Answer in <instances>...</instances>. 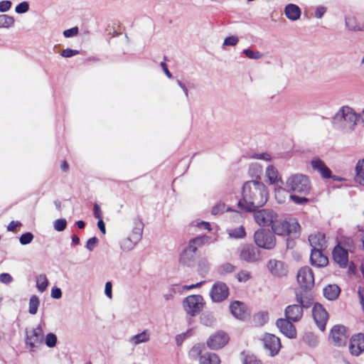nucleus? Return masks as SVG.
I'll use <instances>...</instances> for the list:
<instances>
[{"instance_id": "1", "label": "nucleus", "mask_w": 364, "mask_h": 364, "mask_svg": "<svg viewBox=\"0 0 364 364\" xmlns=\"http://www.w3.org/2000/svg\"><path fill=\"white\" fill-rule=\"evenodd\" d=\"M269 193L267 186L259 180L246 181L242 188V198L237 202L240 210L250 213L266 204Z\"/></svg>"}, {"instance_id": "2", "label": "nucleus", "mask_w": 364, "mask_h": 364, "mask_svg": "<svg viewBox=\"0 0 364 364\" xmlns=\"http://www.w3.org/2000/svg\"><path fill=\"white\" fill-rule=\"evenodd\" d=\"M285 185L289 192L306 196L311 191L310 180L304 174L296 173L291 175L287 179Z\"/></svg>"}, {"instance_id": "3", "label": "nucleus", "mask_w": 364, "mask_h": 364, "mask_svg": "<svg viewBox=\"0 0 364 364\" xmlns=\"http://www.w3.org/2000/svg\"><path fill=\"white\" fill-rule=\"evenodd\" d=\"M356 113L348 106L341 107L336 113L333 118V122L335 125L348 127L353 130L356 125Z\"/></svg>"}, {"instance_id": "4", "label": "nucleus", "mask_w": 364, "mask_h": 364, "mask_svg": "<svg viewBox=\"0 0 364 364\" xmlns=\"http://www.w3.org/2000/svg\"><path fill=\"white\" fill-rule=\"evenodd\" d=\"M273 232L277 235L287 236L292 232H298L300 225L297 222L291 223L287 219H274L271 225Z\"/></svg>"}, {"instance_id": "5", "label": "nucleus", "mask_w": 364, "mask_h": 364, "mask_svg": "<svg viewBox=\"0 0 364 364\" xmlns=\"http://www.w3.org/2000/svg\"><path fill=\"white\" fill-rule=\"evenodd\" d=\"M254 240L257 247L265 250H272L276 245L274 235L266 229L257 230L254 235Z\"/></svg>"}, {"instance_id": "6", "label": "nucleus", "mask_w": 364, "mask_h": 364, "mask_svg": "<svg viewBox=\"0 0 364 364\" xmlns=\"http://www.w3.org/2000/svg\"><path fill=\"white\" fill-rule=\"evenodd\" d=\"M296 279L301 291H309L314 285V273L308 266L303 267L298 271Z\"/></svg>"}, {"instance_id": "7", "label": "nucleus", "mask_w": 364, "mask_h": 364, "mask_svg": "<svg viewBox=\"0 0 364 364\" xmlns=\"http://www.w3.org/2000/svg\"><path fill=\"white\" fill-rule=\"evenodd\" d=\"M183 304L186 313L191 316H195L203 307V298L198 294L190 295L185 298Z\"/></svg>"}, {"instance_id": "8", "label": "nucleus", "mask_w": 364, "mask_h": 364, "mask_svg": "<svg viewBox=\"0 0 364 364\" xmlns=\"http://www.w3.org/2000/svg\"><path fill=\"white\" fill-rule=\"evenodd\" d=\"M43 339V333L41 326H38L30 331H26V344L30 351H35L36 348L42 343Z\"/></svg>"}, {"instance_id": "9", "label": "nucleus", "mask_w": 364, "mask_h": 364, "mask_svg": "<svg viewBox=\"0 0 364 364\" xmlns=\"http://www.w3.org/2000/svg\"><path fill=\"white\" fill-rule=\"evenodd\" d=\"M229 336L223 331H216L207 340L208 347L211 350H219L223 348L229 341Z\"/></svg>"}, {"instance_id": "10", "label": "nucleus", "mask_w": 364, "mask_h": 364, "mask_svg": "<svg viewBox=\"0 0 364 364\" xmlns=\"http://www.w3.org/2000/svg\"><path fill=\"white\" fill-rule=\"evenodd\" d=\"M348 336L347 328L343 325H335L331 330L330 338L335 346H346Z\"/></svg>"}, {"instance_id": "11", "label": "nucleus", "mask_w": 364, "mask_h": 364, "mask_svg": "<svg viewBox=\"0 0 364 364\" xmlns=\"http://www.w3.org/2000/svg\"><path fill=\"white\" fill-rule=\"evenodd\" d=\"M229 295V288L223 282H217L213 284L210 296L214 302H221L226 299Z\"/></svg>"}, {"instance_id": "12", "label": "nucleus", "mask_w": 364, "mask_h": 364, "mask_svg": "<svg viewBox=\"0 0 364 364\" xmlns=\"http://www.w3.org/2000/svg\"><path fill=\"white\" fill-rule=\"evenodd\" d=\"M264 348L269 351L271 356L278 354L281 348L280 339L274 334L266 333L262 338Z\"/></svg>"}, {"instance_id": "13", "label": "nucleus", "mask_w": 364, "mask_h": 364, "mask_svg": "<svg viewBox=\"0 0 364 364\" xmlns=\"http://www.w3.org/2000/svg\"><path fill=\"white\" fill-rule=\"evenodd\" d=\"M312 315L318 328L323 331L328 318V314L326 310L321 304L316 303L313 306Z\"/></svg>"}, {"instance_id": "14", "label": "nucleus", "mask_w": 364, "mask_h": 364, "mask_svg": "<svg viewBox=\"0 0 364 364\" xmlns=\"http://www.w3.org/2000/svg\"><path fill=\"white\" fill-rule=\"evenodd\" d=\"M240 259L248 263L257 262L260 259V252L253 245H245L240 250Z\"/></svg>"}, {"instance_id": "15", "label": "nucleus", "mask_w": 364, "mask_h": 364, "mask_svg": "<svg viewBox=\"0 0 364 364\" xmlns=\"http://www.w3.org/2000/svg\"><path fill=\"white\" fill-rule=\"evenodd\" d=\"M255 222L260 226H269L272 225L274 218V213L269 209H256L252 211Z\"/></svg>"}, {"instance_id": "16", "label": "nucleus", "mask_w": 364, "mask_h": 364, "mask_svg": "<svg viewBox=\"0 0 364 364\" xmlns=\"http://www.w3.org/2000/svg\"><path fill=\"white\" fill-rule=\"evenodd\" d=\"M287 318H278L276 325L279 331L289 338H294L296 336L295 326Z\"/></svg>"}, {"instance_id": "17", "label": "nucleus", "mask_w": 364, "mask_h": 364, "mask_svg": "<svg viewBox=\"0 0 364 364\" xmlns=\"http://www.w3.org/2000/svg\"><path fill=\"white\" fill-rule=\"evenodd\" d=\"M267 268L272 275L278 277L286 276L288 272L287 265L283 262L277 259H269Z\"/></svg>"}, {"instance_id": "18", "label": "nucleus", "mask_w": 364, "mask_h": 364, "mask_svg": "<svg viewBox=\"0 0 364 364\" xmlns=\"http://www.w3.org/2000/svg\"><path fill=\"white\" fill-rule=\"evenodd\" d=\"M349 349L353 355H359L364 350V334L358 333L350 339Z\"/></svg>"}, {"instance_id": "19", "label": "nucleus", "mask_w": 364, "mask_h": 364, "mask_svg": "<svg viewBox=\"0 0 364 364\" xmlns=\"http://www.w3.org/2000/svg\"><path fill=\"white\" fill-rule=\"evenodd\" d=\"M334 261L341 267L345 268L348 262V251L338 244L333 250L332 252Z\"/></svg>"}, {"instance_id": "20", "label": "nucleus", "mask_w": 364, "mask_h": 364, "mask_svg": "<svg viewBox=\"0 0 364 364\" xmlns=\"http://www.w3.org/2000/svg\"><path fill=\"white\" fill-rule=\"evenodd\" d=\"M230 310L232 316L240 320H245L249 316L245 304L240 301H232Z\"/></svg>"}, {"instance_id": "21", "label": "nucleus", "mask_w": 364, "mask_h": 364, "mask_svg": "<svg viewBox=\"0 0 364 364\" xmlns=\"http://www.w3.org/2000/svg\"><path fill=\"white\" fill-rule=\"evenodd\" d=\"M285 318L291 322L299 321L303 316V309L299 304L289 305L284 310Z\"/></svg>"}, {"instance_id": "22", "label": "nucleus", "mask_w": 364, "mask_h": 364, "mask_svg": "<svg viewBox=\"0 0 364 364\" xmlns=\"http://www.w3.org/2000/svg\"><path fill=\"white\" fill-rule=\"evenodd\" d=\"M311 264L316 267H323L328 264V257L323 253V250L311 249L310 255Z\"/></svg>"}, {"instance_id": "23", "label": "nucleus", "mask_w": 364, "mask_h": 364, "mask_svg": "<svg viewBox=\"0 0 364 364\" xmlns=\"http://www.w3.org/2000/svg\"><path fill=\"white\" fill-rule=\"evenodd\" d=\"M312 168L317 171L324 179H328L331 177V169L319 158H314L311 161Z\"/></svg>"}, {"instance_id": "24", "label": "nucleus", "mask_w": 364, "mask_h": 364, "mask_svg": "<svg viewBox=\"0 0 364 364\" xmlns=\"http://www.w3.org/2000/svg\"><path fill=\"white\" fill-rule=\"evenodd\" d=\"M296 299L302 309H308L313 304V296L309 291L296 290Z\"/></svg>"}, {"instance_id": "25", "label": "nucleus", "mask_w": 364, "mask_h": 364, "mask_svg": "<svg viewBox=\"0 0 364 364\" xmlns=\"http://www.w3.org/2000/svg\"><path fill=\"white\" fill-rule=\"evenodd\" d=\"M196 251L191 249L189 246L185 248L180 255L179 261L183 265L192 267L195 264V254Z\"/></svg>"}, {"instance_id": "26", "label": "nucleus", "mask_w": 364, "mask_h": 364, "mask_svg": "<svg viewBox=\"0 0 364 364\" xmlns=\"http://www.w3.org/2000/svg\"><path fill=\"white\" fill-rule=\"evenodd\" d=\"M309 241L311 249L324 250L327 246L325 235L321 233L310 235L309 237Z\"/></svg>"}, {"instance_id": "27", "label": "nucleus", "mask_w": 364, "mask_h": 364, "mask_svg": "<svg viewBox=\"0 0 364 364\" xmlns=\"http://www.w3.org/2000/svg\"><path fill=\"white\" fill-rule=\"evenodd\" d=\"M284 13L288 19L294 21L300 18L301 11L297 5L289 4L284 8Z\"/></svg>"}, {"instance_id": "28", "label": "nucleus", "mask_w": 364, "mask_h": 364, "mask_svg": "<svg viewBox=\"0 0 364 364\" xmlns=\"http://www.w3.org/2000/svg\"><path fill=\"white\" fill-rule=\"evenodd\" d=\"M341 289L336 284H328L323 289V296L330 301L336 299Z\"/></svg>"}, {"instance_id": "29", "label": "nucleus", "mask_w": 364, "mask_h": 364, "mask_svg": "<svg viewBox=\"0 0 364 364\" xmlns=\"http://www.w3.org/2000/svg\"><path fill=\"white\" fill-rule=\"evenodd\" d=\"M144 230V223L139 218L134 220V226L131 235L134 237V242H139L141 239Z\"/></svg>"}, {"instance_id": "30", "label": "nucleus", "mask_w": 364, "mask_h": 364, "mask_svg": "<svg viewBox=\"0 0 364 364\" xmlns=\"http://www.w3.org/2000/svg\"><path fill=\"white\" fill-rule=\"evenodd\" d=\"M266 176L268 178L269 183L270 184H274L277 182H279L281 184H284L282 178H278L277 169L272 165H269L267 167Z\"/></svg>"}, {"instance_id": "31", "label": "nucleus", "mask_w": 364, "mask_h": 364, "mask_svg": "<svg viewBox=\"0 0 364 364\" xmlns=\"http://www.w3.org/2000/svg\"><path fill=\"white\" fill-rule=\"evenodd\" d=\"M209 240V237L207 235H199L191 240L188 242V245L191 249L197 251L199 247L203 246Z\"/></svg>"}, {"instance_id": "32", "label": "nucleus", "mask_w": 364, "mask_h": 364, "mask_svg": "<svg viewBox=\"0 0 364 364\" xmlns=\"http://www.w3.org/2000/svg\"><path fill=\"white\" fill-rule=\"evenodd\" d=\"M150 336L146 330L143 331L140 333L134 335L129 338V342L134 346L149 341Z\"/></svg>"}, {"instance_id": "33", "label": "nucleus", "mask_w": 364, "mask_h": 364, "mask_svg": "<svg viewBox=\"0 0 364 364\" xmlns=\"http://www.w3.org/2000/svg\"><path fill=\"white\" fill-rule=\"evenodd\" d=\"M218 355L214 353H208L200 356V364H220Z\"/></svg>"}, {"instance_id": "34", "label": "nucleus", "mask_w": 364, "mask_h": 364, "mask_svg": "<svg viewBox=\"0 0 364 364\" xmlns=\"http://www.w3.org/2000/svg\"><path fill=\"white\" fill-rule=\"evenodd\" d=\"M346 26L348 30L353 31H360V24L358 23L356 18L348 15L345 18Z\"/></svg>"}, {"instance_id": "35", "label": "nucleus", "mask_w": 364, "mask_h": 364, "mask_svg": "<svg viewBox=\"0 0 364 364\" xmlns=\"http://www.w3.org/2000/svg\"><path fill=\"white\" fill-rule=\"evenodd\" d=\"M355 173V181L360 184L364 183V159L357 162Z\"/></svg>"}, {"instance_id": "36", "label": "nucleus", "mask_w": 364, "mask_h": 364, "mask_svg": "<svg viewBox=\"0 0 364 364\" xmlns=\"http://www.w3.org/2000/svg\"><path fill=\"white\" fill-rule=\"evenodd\" d=\"M48 285V280L46 274H40L36 277V287L40 292L46 290Z\"/></svg>"}, {"instance_id": "37", "label": "nucleus", "mask_w": 364, "mask_h": 364, "mask_svg": "<svg viewBox=\"0 0 364 364\" xmlns=\"http://www.w3.org/2000/svg\"><path fill=\"white\" fill-rule=\"evenodd\" d=\"M228 232L230 237L235 239H242L244 238L246 235L245 230L243 226L228 230Z\"/></svg>"}, {"instance_id": "38", "label": "nucleus", "mask_w": 364, "mask_h": 364, "mask_svg": "<svg viewBox=\"0 0 364 364\" xmlns=\"http://www.w3.org/2000/svg\"><path fill=\"white\" fill-rule=\"evenodd\" d=\"M235 269L236 267L233 264L226 262L220 265L218 267L217 272L219 274L224 276L233 272Z\"/></svg>"}, {"instance_id": "39", "label": "nucleus", "mask_w": 364, "mask_h": 364, "mask_svg": "<svg viewBox=\"0 0 364 364\" xmlns=\"http://www.w3.org/2000/svg\"><path fill=\"white\" fill-rule=\"evenodd\" d=\"M40 304L39 298L36 295H33L29 299L28 304V312L29 314L34 315L38 311V308Z\"/></svg>"}, {"instance_id": "40", "label": "nucleus", "mask_w": 364, "mask_h": 364, "mask_svg": "<svg viewBox=\"0 0 364 364\" xmlns=\"http://www.w3.org/2000/svg\"><path fill=\"white\" fill-rule=\"evenodd\" d=\"M139 242H134V237L130 235L127 238L124 239L121 242V248L123 251H129L138 243Z\"/></svg>"}, {"instance_id": "41", "label": "nucleus", "mask_w": 364, "mask_h": 364, "mask_svg": "<svg viewBox=\"0 0 364 364\" xmlns=\"http://www.w3.org/2000/svg\"><path fill=\"white\" fill-rule=\"evenodd\" d=\"M200 320L203 325L211 326L215 321V318L212 313L205 311L200 315Z\"/></svg>"}, {"instance_id": "42", "label": "nucleus", "mask_w": 364, "mask_h": 364, "mask_svg": "<svg viewBox=\"0 0 364 364\" xmlns=\"http://www.w3.org/2000/svg\"><path fill=\"white\" fill-rule=\"evenodd\" d=\"M210 269V264L208 260L202 258L199 260L198 264V271L200 275L204 277Z\"/></svg>"}, {"instance_id": "43", "label": "nucleus", "mask_w": 364, "mask_h": 364, "mask_svg": "<svg viewBox=\"0 0 364 364\" xmlns=\"http://www.w3.org/2000/svg\"><path fill=\"white\" fill-rule=\"evenodd\" d=\"M242 364H262L260 360L253 354H245L243 351L241 353Z\"/></svg>"}, {"instance_id": "44", "label": "nucleus", "mask_w": 364, "mask_h": 364, "mask_svg": "<svg viewBox=\"0 0 364 364\" xmlns=\"http://www.w3.org/2000/svg\"><path fill=\"white\" fill-rule=\"evenodd\" d=\"M288 190L282 187H278L275 189V198L279 203L285 202L288 195Z\"/></svg>"}, {"instance_id": "45", "label": "nucleus", "mask_w": 364, "mask_h": 364, "mask_svg": "<svg viewBox=\"0 0 364 364\" xmlns=\"http://www.w3.org/2000/svg\"><path fill=\"white\" fill-rule=\"evenodd\" d=\"M14 23V18L13 16L6 14L0 15V28H10Z\"/></svg>"}, {"instance_id": "46", "label": "nucleus", "mask_w": 364, "mask_h": 364, "mask_svg": "<svg viewBox=\"0 0 364 364\" xmlns=\"http://www.w3.org/2000/svg\"><path fill=\"white\" fill-rule=\"evenodd\" d=\"M203 346L201 344H196L193 346L188 352V355L191 359L200 358Z\"/></svg>"}, {"instance_id": "47", "label": "nucleus", "mask_w": 364, "mask_h": 364, "mask_svg": "<svg viewBox=\"0 0 364 364\" xmlns=\"http://www.w3.org/2000/svg\"><path fill=\"white\" fill-rule=\"evenodd\" d=\"M181 287L180 285H178V284L171 285L169 287L167 293L164 294V297L166 301L171 300V299H173L174 294L176 292L181 291Z\"/></svg>"}, {"instance_id": "48", "label": "nucleus", "mask_w": 364, "mask_h": 364, "mask_svg": "<svg viewBox=\"0 0 364 364\" xmlns=\"http://www.w3.org/2000/svg\"><path fill=\"white\" fill-rule=\"evenodd\" d=\"M289 199L293 201L295 204L299 205H304L309 203V198L305 196H300L296 194H290Z\"/></svg>"}, {"instance_id": "49", "label": "nucleus", "mask_w": 364, "mask_h": 364, "mask_svg": "<svg viewBox=\"0 0 364 364\" xmlns=\"http://www.w3.org/2000/svg\"><path fill=\"white\" fill-rule=\"evenodd\" d=\"M57 336L53 333H48L45 338V343L48 348H53L57 343Z\"/></svg>"}, {"instance_id": "50", "label": "nucleus", "mask_w": 364, "mask_h": 364, "mask_svg": "<svg viewBox=\"0 0 364 364\" xmlns=\"http://www.w3.org/2000/svg\"><path fill=\"white\" fill-rule=\"evenodd\" d=\"M33 235L31 232H26L22 234L19 237V242L22 245H26L30 244L33 240Z\"/></svg>"}, {"instance_id": "51", "label": "nucleus", "mask_w": 364, "mask_h": 364, "mask_svg": "<svg viewBox=\"0 0 364 364\" xmlns=\"http://www.w3.org/2000/svg\"><path fill=\"white\" fill-rule=\"evenodd\" d=\"M242 53H244L248 58L254 60L259 59L262 56V54L259 51H255L250 48L243 50Z\"/></svg>"}, {"instance_id": "52", "label": "nucleus", "mask_w": 364, "mask_h": 364, "mask_svg": "<svg viewBox=\"0 0 364 364\" xmlns=\"http://www.w3.org/2000/svg\"><path fill=\"white\" fill-rule=\"evenodd\" d=\"M54 228L58 232H62L66 228L67 221L64 218L57 219L54 221Z\"/></svg>"}, {"instance_id": "53", "label": "nucleus", "mask_w": 364, "mask_h": 364, "mask_svg": "<svg viewBox=\"0 0 364 364\" xmlns=\"http://www.w3.org/2000/svg\"><path fill=\"white\" fill-rule=\"evenodd\" d=\"M248 173L252 177H255V179L261 181L259 178V175L262 173L261 167L256 165L251 166Z\"/></svg>"}, {"instance_id": "54", "label": "nucleus", "mask_w": 364, "mask_h": 364, "mask_svg": "<svg viewBox=\"0 0 364 364\" xmlns=\"http://www.w3.org/2000/svg\"><path fill=\"white\" fill-rule=\"evenodd\" d=\"M28 10H29V4L27 1L21 2L15 8V11L19 14H25Z\"/></svg>"}, {"instance_id": "55", "label": "nucleus", "mask_w": 364, "mask_h": 364, "mask_svg": "<svg viewBox=\"0 0 364 364\" xmlns=\"http://www.w3.org/2000/svg\"><path fill=\"white\" fill-rule=\"evenodd\" d=\"M225 210V205L224 203H218L212 208L211 213L213 215H217L224 213Z\"/></svg>"}, {"instance_id": "56", "label": "nucleus", "mask_w": 364, "mask_h": 364, "mask_svg": "<svg viewBox=\"0 0 364 364\" xmlns=\"http://www.w3.org/2000/svg\"><path fill=\"white\" fill-rule=\"evenodd\" d=\"M239 41V39L237 36H228L225 38L223 42V46H235Z\"/></svg>"}, {"instance_id": "57", "label": "nucleus", "mask_w": 364, "mask_h": 364, "mask_svg": "<svg viewBox=\"0 0 364 364\" xmlns=\"http://www.w3.org/2000/svg\"><path fill=\"white\" fill-rule=\"evenodd\" d=\"M78 28L77 26L73 27L71 28L65 30L63 31V36L65 38H72L77 35L78 33Z\"/></svg>"}, {"instance_id": "58", "label": "nucleus", "mask_w": 364, "mask_h": 364, "mask_svg": "<svg viewBox=\"0 0 364 364\" xmlns=\"http://www.w3.org/2000/svg\"><path fill=\"white\" fill-rule=\"evenodd\" d=\"M79 54V50H73L71 48H66L61 53V55L64 58H71L74 55Z\"/></svg>"}, {"instance_id": "59", "label": "nucleus", "mask_w": 364, "mask_h": 364, "mask_svg": "<svg viewBox=\"0 0 364 364\" xmlns=\"http://www.w3.org/2000/svg\"><path fill=\"white\" fill-rule=\"evenodd\" d=\"M250 278V274L247 272L242 270L237 274V280L240 282H245Z\"/></svg>"}, {"instance_id": "60", "label": "nucleus", "mask_w": 364, "mask_h": 364, "mask_svg": "<svg viewBox=\"0 0 364 364\" xmlns=\"http://www.w3.org/2000/svg\"><path fill=\"white\" fill-rule=\"evenodd\" d=\"M97 242H98V239L96 237H92L88 239V240L87 241L85 247L89 251L91 252L93 250L95 246L97 244Z\"/></svg>"}, {"instance_id": "61", "label": "nucleus", "mask_w": 364, "mask_h": 364, "mask_svg": "<svg viewBox=\"0 0 364 364\" xmlns=\"http://www.w3.org/2000/svg\"><path fill=\"white\" fill-rule=\"evenodd\" d=\"M50 296L53 299H59L62 297V291L57 287H53L51 289Z\"/></svg>"}, {"instance_id": "62", "label": "nucleus", "mask_w": 364, "mask_h": 364, "mask_svg": "<svg viewBox=\"0 0 364 364\" xmlns=\"http://www.w3.org/2000/svg\"><path fill=\"white\" fill-rule=\"evenodd\" d=\"M11 7V2L8 0L0 1V11L4 13L8 11Z\"/></svg>"}, {"instance_id": "63", "label": "nucleus", "mask_w": 364, "mask_h": 364, "mask_svg": "<svg viewBox=\"0 0 364 364\" xmlns=\"http://www.w3.org/2000/svg\"><path fill=\"white\" fill-rule=\"evenodd\" d=\"M326 12V8L323 6H318L315 10V17L321 18Z\"/></svg>"}, {"instance_id": "64", "label": "nucleus", "mask_w": 364, "mask_h": 364, "mask_svg": "<svg viewBox=\"0 0 364 364\" xmlns=\"http://www.w3.org/2000/svg\"><path fill=\"white\" fill-rule=\"evenodd\" d=\"M358 295L360 300V303L364 311V287H359L358 289Z\"/></svg>"}]
</instances>
